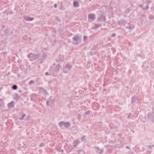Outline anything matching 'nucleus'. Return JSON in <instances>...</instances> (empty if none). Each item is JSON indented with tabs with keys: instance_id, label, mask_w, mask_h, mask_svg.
Listing matches in <instances>:
<instances>
[{
	"instance_id": "f257e3e1",
	"label": "nucleus",
	"mask_w": 154,
	"mask_h": 154,
	"mask_svg": "<svg viewBox=\"0 0 154 154\" xmlns=\"http://www.w3.org/2000/svg\"><path fill=\"white\" fill-rule=\"evenodd\" d=\"M73 43L74 44L77 45L81 42V39L79 35L74 36L73 38Z\"/></svg>"
},
{
	"instance_id": "f03ea898",
	"label": "nucleus",
	"mask_w": 154,
	"mask_h": 154,
	"mask_svg": "<svg viewBox=\"0 0 154 154\" xmlns=\"http://www.w3.org/2000/svg\"><path fill=\"white\" fill-rule=\"evenodd\" d=\"M40 55L31 53L29 54L28 57L31 61H34L38 58Z\"/></svg>"
},
{
	"instance_id": "7ed1b4c3",
	"label": "nucleus",
	"mask_w": 154,
	"mask_h": 154,
	"mask_svg": "<svg viewBox=\"0 0 154 154\" xmlns=\"http://www.w3.org/2000/svg\"><path fill=\"white\" fill-rule=\"evenodd\" d=\"M72 67V65L70 64H66L63 68V72L65 73H67L69 71Z\"/></svg>"
},
{
	"instance_id": "20e7f679",
	"label": "nucleus",
	"mask_w": 154,
	"mask_h": 154,
	"mask_svg": "<svg viewBox=\"0 0 154 154\" xmlns=\"http://www.w3.org/2000/svg\"><path fill=\"white\" fill-rule=\"evenodd\" d=\"M59 125L60 127L63 126L65 127L68 128L70 126V124L69 122H62L59 123Z\"/></svg>"
},
{
	"instance_id": "39448f33",
	"label": "nucleus",
	"mask_w": 154,
	"mask_h": 154,
	"mask_svg": "<svg viewBox=\"0 0 154 154\" xmlns=\"http://www.w3.org/2000/svg\"><path fill=\"white\" fill-rule=\"evenodd\" d=\"M61 67L59 64H54L53 65V68H54V70L55 72H58L60 68Z\"/></svg>"
},
{
	"instance_id": "423d86ee",
	"label": "nucleus",
	"mask_w": 154,
	"mask_h": 154,
	"mask_svg": "<svg viewBox=\"0 0 154 154\" xmlns=\"http://www.w3.org/2000/svg\"><path fill=\"white\" fill-rule=\"evenodd\" d=\"M95 15L94 14H91L88 15V18L89 20H91L93 21L95 19Z\"/></svg>"
},
{
	"instance_id": "0eeeda50",
	"label": "nucleus",
	"mask_w": 154,
	"mask_h": 154,
	"mask_svg": "<svg viewBox=\"0 0 154 154\" xmlns=\"http://www.w3.org/2000/svg\"><path fill=\"white\" fill-rule=\"evenodd\" d=\"M98 20L99 21H104L106 20L105 17L103 15H101Z\"/></svg>"
},
{
	"instance_id": "6e6552de",
	"label": "nucleus",
	"mask_w": 154,
	"mask_h": 154,
	"mask_svg": "<svg viewBox=\"0 0 154 154\" xmlns=\"http://www.w3.org/2000/svg\"><path fill=\"white\" fill-rule=\"evenodd\" d=\"M95 149L96 152L97 153L100 154L103 152V149H99L98 147H96Z\"/></svg>"
},
{
	"instance_id": "1a4fd4ad",
	"label": "nucleus",
	"mask_w": 154,
	"mask_h": 154,
	"mask_svg": "<svg viewBox=\"0 0 154 154\" xmlns=\"http://www.w3.org/2000/svg\"><path fill=\"white\" fill-rule=\"evenodd\" d=\"M127 28L129 29H132L134 28V26L133 24H129L127 26Z\"/></svg>"
},
{
	"instance_id": "9d476101",
	"label": "nucleus",
	"mask_w": 154,
	"mask_h": 154,
	"mask_svg": "<svg viewBox=\"0 0 154 154\" xmlns=\"http://www.w3.org/2000/svg\"><path fill=\"white\" fill-rule=\"evenodd\" d=\"M126 22L124 20H121L118 22V24L120 25H125Z\"/></svg>"
},
{
	"instance_id": "9b49d317",
	"label": "nucleus",
	"mask_w": 154,
	"mask_h": 154,
	"mask_svg": "<svg viewBox=\"0 0 154 154\" xmlns=\"http://www.w3.org/2000/svg\"><path fill=\"white\" fill-rule=\"evenodd\" d=\"M14 105V103L13 102H11V103H9L8 104V106L9 108H11L12 107H13Z\"/></svg>"
},
{
	"instance_id": "f8f14e48",
	"label": "nucleus",
	"mask_w": 154,
	"mask_h": 154,
	"mask_svg": "<svg viewBox=\"0 0 154 154\" xmlns=\"http://www.w3.org/2000/svg\"><path fill=\"white\" fill-rule=\"evenodd\" d=\"M59 61H63L64 60V56L63 55H60L59 57Z\"/></svg>"
},
{
	"instance_id": "ddd939ff",
	"label": "nucleus",
	"mask_w": 154,
	"mask_h": 154,
	"mask_svg": "<svg viewBox=\"0 0 154 154\" xmlns=\"http://www.w3.org/2000/svg\"><path fill=\"white\" fill-rule=\"evenodd\" d=\"M142 68L144 69H146L148 67L147 64L146 62H144L142 66Z\"/></svg>"
},
{
	"instance_id": "4468645a",
	"label": "nucleus",
	"mask_w": 154,
	"mask_h": 154,
	"mask_svg": "<svg viewBox=\"0 0 154 154\" xmlns=\"http://www.w3.org/2000/svg\"><path fill=\"white\" fill-rule=\"evenodd\" d=\"M79 143V140H76L73 143V145L75 147L77 146V145Z\"/></svg>"
},
{
	"instance_id": "2eb2a0df",
	"label": "nucleus",
	"mask_w": 154,
	"mask_h": 154,
	"mask_svg": "<svg viewBox=\"0 0 154 154\" xmlns=\"http://www.w3.org/2000/svg\"><path fill=\"white\" fill-rule=\"evenodd\" d=\"M136 97L135 96H134L133 97H132V100H131V102L133 103H134L135 102H136Z\"/></svg>"
},
{
	"instance_id": "dca6fc26",
	"label": "nucleus",
	"mask_w": 154,
	"mask_h": 154,
	"mask_svg": "<svg viewBox=\"0 0 154 154\" xmlns=\"http://www.w3.org/2000/svg\"><path fill=\"white\" fill-rule=\"evenodd\" d=\"M40 92L43 93L44 94H46V91L42 88H40Z\"/></svg>"
},
{
	"instance_id": "f3484780",
	"label": "nucleus",
	"mask_w": 154,
	"mask_h": 154,
	"mask_svg": "<svg viewBox=\"0 0 154 154\" xmlns=\"http://www.w3.org/2000/svg\"><path fill=\"white\" fill-rule=\"evenodd\" d=\"M20 97L19 96H18L17 94H16L14 96V99L16 100H17L18 99H19L20 98Z\"/></svg>"
},
{
	"instance_id": "a211bd4d",
	"label": "nucleus",
	"mask_w": 154,
	"mask_h": 154,
	"mask_svg": "<svg viewBox=\"0 0 154 154\" xmlns=\"http://www.w3.org/2000/svg\"><path fill=\"white\" fill-rule=\"evenodd\" d=\"M73 5L75 7H78L79 6L78 3L77 2L75 1L73 3Z\"/></svg>"
},
{
	"instance_id": "6ab92c4d",
	"label": "nucleus",
	"mask_w": 154,
	"mask_h": 154,
	"mask_svg": "<svg viewBox=\"0 0 154 154\" xmlns=\"http://www.w3.org/2000/svg\"><path fill=\"white\" fill-rule=\"evenodd\" d=\"M140 8H142L143 9L147 10L148 9L149 7L148 6H147L145 8H143V5H139Z\"/></svg>"
},
{
	"instance_id": "aec40b11",
	"label": "nucleus",
	"mask_w": 154,
	"mask_h": 154,
	"mask_svg": "<svg viewBox=\"0 0 154 154\" xmlns=\"http://www.w3.org/2000/svg\"><path fill=\"white\" fill-rule=\"evenodd\" d=\"M12 88L13 89L16 90L17 88V86L16 85H14L12 86Z\"/></svg>"
},
{
	"instance_id": "412c9836",
	"label": "nucleus",
	"mask_w": 154,
	"mask_h": 154,
	"mask_svg": "<svg viewBox=\"0 0 154 154\" xmlns=\"http://www.w3.org/2000/svg\"><path fill=\"white\" fill-rule=\"evenodd\" d=\"M3 106V103L2 100H0V108H2V106Z\"/></svg>"
},
{
	"instance_id": "4be33fe9",
	"label": "nucleus",
	"mask_w": 154,
	"mask_h": 154,
	"mask_svg": "<svg viewBox=\"0 0 154 154\" xmlns=\"http://www.w3.org/2000/svg\"><path fill=\"white\" fill-rule=\"evenodd\" d=\"M26 116V115L24 114H23L22 115V116L19 119L20 120H23L24 118Z\"/></svg>"
},
{
	"instance_id": "5701e85b",
	"label": "nucleus",
	"mask_w": 154,
	"mask_h": 154,
	"mask_svg": "<svg viewBox=\"0 0 154 154\" xmlns=\"http://www.w3.org/2000/svg\"><path fill=\"white\" fill-rule=\"evenodd\" d=\"M29 17L27 16H25L24 17V19L26 21H29Z\"/></svg>"
},
{
	"instance_id": "b1692460",
	"label": "nucleus",
	"mask_w": 154,
	"mask_h": 154,
	"mask_svg": "<svg viewBox=\"0 0 154 154\" xmlns=\"http://www.w3.org/2000/svg\"><path fill=\"white\" fill-rule=\"evenodd\" d=\"M100 26H101V25L96 24L95 25V26L94 27V29H96Z\"/></svg>"
},
{
	"instance_id": "393cba45",
	"label": "nucleus",
	"mask_w": 154,
	"mask_h": 154,
	"mask_svg": "<svg viewBox=\"0 0 154 154\" xmlns=\"http://www.w3.org/2000/svg\"><path fill=\"white\" fill-rule=\"evenodd\" d=\"M149 19L150 20H152L154 19L153 16L151 15H150L149 17Z\"/></svg>"
},
{
	"instance_id": "a878e982",
	"label": "nucleus",
	"mask_w": 154,
	"mask_h": 154,
	"mask_svg": "<svg viewBox=\"0 0 154 154\" xmlns=\"http://www.w3.org/2000/svg\"><path fill=\"white\" fill-rule=\"evenodd\" d=\"M87 39V37L86 36H84V38H83V41H85Z\"/></svg>"
},
{
	"instance_id": "bb28decb",
	"label": "nucleus",
	"mask_w": 154,
	"mask_h": 154,
	"mask_svg": "<svg viewBox=\"0 0 154 154\" xmlns=\"http://www.w3.org/2000/svg\"><path fill=\"white\" fill-rule=\"evenodd\" d=\"M34 19V18H33L30 17L29 18V21H31L33 20Z\"/></svg>"
},
{
	"instance_id": "cd10ccee",
	"label": "nucleus",
	"mask_w": 154,
	"mask_h": 154,
	"mask_svg": "<svg viewBox=\"0 0 154 154\" xmlns=\"http://www.w3.org/2000/svg\"><path fill=\"white\" fill-rule=\"evenodd\" d=\"M90 112V111H88L85 113L86 115H89Z\"/></svg>"
},
{
	"instance_id": "c85d7f7f",
	"label": "nucleus",
	"mask_w": 154,
	"mask_h": 154,
	"mask_svg": "<svg viewBox=\"0 0 154 154\" xmlns=\"http://www.w3.org/2000/svg\"><path fill=\"white\" fill-rule=\"evenodd\" d=\"M82 141H85V137H83L82 139Z\"/></svg>"
},
{
	"instance_id": "c756f323",
	"label": "nucleus",
	"mask_w": 154,
	"mask_h": 154,
	"mask_svg": "<svg viewBox=\"0 0 154 154\" xmlns=\"http://www.w3.org/2000/svg\"><path fill=\"white\" fill-rule=\"evenodd\" d=\"M34 83V82H33V81H31L29 82V84L30 85H31V84H33Z\"/></svg>"
},
{
	"instance_id": "7c9ffc66",
	"label": "nucleus",
	"mask_w": 154,
	"mask_h": 154,
	"mask_svg": "<svg viewBox=\"0 0 154 154\" xmlns=\"http://www.w3.org/2000/svg\"><path fill=\"white\" fill-rule=\"evenodd\" d=\"M131 113H129L128 116V118H130L131 116Z\"/></svg>"
},
{
	"instance_id": "2f4dec72",
	"label": "nucleus",
	"mask_w": 154,
	"mask_h": 154,
	"mask_svg": "<svg viewBox=\"0 0 154 154\" xmlns=\"http://www.w3.org/2000/svg\"><path fill=\"white\" fill-rule=\"evenodd\" d=\"M44 146V144L43 143H42L40 145V146L41 147L43 146Z\"/></svg>"
},
{
	"instance_id": "473e14b6",
	"label": "nucleus",
	"mask_w": 154,
	"mask_h": 154,
	"mask_svg": "<svg viewBox=\"0 0 154 154\" xmlns=\"http://www.w3.org/2000/svg\"><path fill=\"white\" fill-rule=\"evenodd\" d=\"M115 36H116V35L115 34L113 33L112 34L111 37H115Z\"/></svg>"
},
{
	"instance_id": "72a5a7b5",
	"label": "nucleus",
	"mask_w": 154,
	"mask_h": 154,
	"mask_svg": "<svg viewBox=\"0 0 154 154\" xmlns=\"http://www.w3.org/2000/svg\"><path fill=\"white\" fill-rule=\"evenodd\" d=\"M57 5L56 4H55L54 5V7L55 8H56L57 7Z\"/></svg>"
},
{
	"instance_id": "f704fd0d",
	"label": "nucleus",
	"mask_w": 154,
	"mask_h": 154,
	"mask_svg": "<svg viewBox=\"0 0 154 154\" xmlns=\"http://www.w3.org/2000/svg\"><path fill=\"white\" fill-rule=\"evenodd\" d=\"M45 74L46 75H49L48 73V72H46L45 73Z\"/></svg>"
},
{
	"instance_id": "c9c22d12",
	"label": "nucleus",
	"mask_w": 154,
	"mask_h": 154,
	"mask_svg": "<svg viewBox=\"0 0 154 154\" xmlns=\"http://www.w3.org/2000/svg\"><path fill=\"white\" fill-rule=\"evenodd\" d=\"M151 9L154 12V8H151Z\"/></svg>"
},
{
	"instance_id": "e433bc0d",
	"label": "nucleus",
	"mask_w": 154,
	"mask_h": 154,
	"mask_svg": "<svg viewBox=\"0 0 154 154\" xmlns=\"http://www.w3.org/2000/svg\"><path fill=\"white\" fill-rule=\"evenodd\" d=\"M150 2L149 1H148L147 2V4L148 5Z\"/></svg>"
},
{
	"instance_id": "4c0bfd02",
	"label": "nucleus",
	"mask_w": 154,
	"mask_h": 154,
	"mask_svg": "<svg viewBox=\"0 0 154 154\" xmlns=\"http://www.w3.org/2000/svg\"><path fill=\"white\" fill-rule=\"evenodd\" d=\"M47 105H48L49 104V101L47 102Z\"/></svg>"
},
{
	"instance_id": "58836bf2",
	"label": "nucleus",
	"mask_w": 154,
	"mask_h": 154,
	"mask_svg": "<svg viewBox=\"0 0 154 154\" xmlns=\"http://www.w3.org/2000/svg\"><path fill=\"white\" fill-rule=\"evenodd\" d=\"M149 148H151V147L150 146H149Z\"/></svg>"
}]
</instances>
